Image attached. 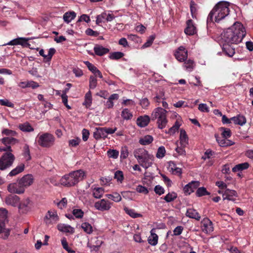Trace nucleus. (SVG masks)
I'll return each instance as SVG.
<instances>
[{
    "label": "nucleus",
    "mask_w": 253,
    "mask_h": 253,
    "mask_svg": "<svg viewBox=\"0 0 253 253\" xmlns=\"http://www.w3.org/2000/svg\"><path fill=\"white\" fill-rule=\"evenodd\" d=\"M188 138L186 131L184 129L180 130V143L181 146L185 147L188 144Z\"/></svg>",
    "instance_id": "30"
},
{
    "label": "nucleus",
    "mask_w": 253,
    "mask_h": 253,
    "mask_svg": "<svg viewBox=\"0 0 253 253\" xmlns=\"http://www.w3.org/2000/svg\"><path fill=\"white\" fill-rule=\"evenodd\" d=\"M186 215L191 218L195 219L198 221L201 219V216L200 214L196 211V210L193 209H188L187 210Z\"/></svg>",
    "instance_id": "27"
},
{
    "label": "nucleus",
    "mask_w": 253,
    "mask_h": 253,
    "mask_svg": "<svg viewBox=\"0 0 253 253\" xmlns=\"http://www.w3.org/2000/svg\"><path fill=\"white\" fill-rule=\"evenodd\" d=\"M114 178L117 179L118 182L122 183L124 179V174L122 171L117 170L115 172Z\"/></svg>",
    "instance_id": "49"
},
{
    "label": "nucleus",
    "mask_w": 253,
    "mask_h": 253,
    "mask_svg": "<svg viewBox=\"0 0 253 253\" xmlns=\"http://www.w3.org/2000/svg\"><path fill=\"white\" fill-rule=\"evenodd\" d=\"M133 154L140 165L144 169H147L152 166L154 156L149 154L145 149H136L134 151Z\"/></svg>",
    "instance_id": "4"
},
{
    "label": "nucleus",
    "mask_w": 253,
    "mask_h": 253,
    "mask_svg": "<svg viewBox=\"0 0 253 253\" xmlns=\"http://www.w3.org/2000/svg\"><path fill=\"white\" fill-rule=\"evenodd\" d=\"M167 113V111L161 107L155 108L152 113L151 119L153 121L157 119V124L160 129L165 128L168 123Z\"/></svg>",
    "instance_id": "5"
},
{
    "label": "nucleus",
    "mask_w": 253,
    "mask_h": 253,
    "mask_svg": "<svg viewBox=\"0 0 253 253\" xmlns=\"http://www.w3.org/2000/svg\"><path fill=\"white\" fill-rule=\"evenodd\" d=\"M184 64L186 69L189 72L191 71L194 68V62L192 60H188L185 62Z\"/></svg>",
    "instance_id": "53"
},
{
    "label": "nucleus",
    "mask_w": 253,
    "mask_h": 253,
    "mask_svg": "<svg viewBox=\"0 0 253 253\" xmlns=\"http://www.w3.org/2000/svg\"><path fill=\"white\" fill-rule=\"evenodd\" d=\"M13 137H5L1 139V141L4 145V146L3 147L0 146V152L8 151L12 152V150L10 145H14L19 142V140Z\"/></svg>",
    "instance_id": "8"
},
{
    "label": "nucleus",
    "mask_w": 253,
    "mask_h": 253,
    "mask_svg": "<svg viewBox=\"0 0 253 253\" xmlns=\"http://www.w3.org/2000/svg\"><path fill=\"white\" fill-rule=\"evenodd\" d=\"M165 92L163 90H160L156 96L153 98L154 101L158 103H161L162 101L165 100Z\"/></svg>",
    "instance_id": "38"
},
{
    "label": "nucleus",
    "mask_w": 253,
    "mask_h": 253,
    "mask_svg": "<svg viewBox=\"0 0 253 253\" xmlns=\"http://www.w3.org/2000/svg\"><path fill=\"white\" fill-rule=\"evenodd\" d=\"M107 16V13L106 12H103L101 14L98 15L96 16V23L97 25H99L100 23L102 22H104L103 21L104 19L106 20V17Z\"/></svg>",
    "instance_id": "55"
},
{
    "label": "nucleus",
    "mask_w": 253,
    "mask_h": 253,
    "mask_svg": "<svg viewBox=\"0 0 253 253\" xmlns=\"http://www.w3.org/2000/svg\"><path fill=\"white\" fill-rule=\"evenodd\" d=\"M229 3L226 1L218 2L211 10L207 18V23L213 22L219 23L229 13Z\"/></svg>",
    "instance_id": "2"
},
{
    "label": "nucleus",
    "mask_w": 253,
    "mask_h": 253,
    "mask_svg": "<svg viewBox=\"0 0 253 253\" xmlns=\"http://www.w3.org/2000/svg\"><path fill=\"white\" fill-rule=\"evenodd\" d=\"M5 153L0 158V170H4L10 168L15 160V156L10 152Z\"/></svg>",
    "instance_id": "6"
},
{
    "label": "nucleus",
    "mask_w": 253,
    "mask_h": 253,
    "mask_svg": "<svg viewBox=\"0 0 253 253\" xmlns=\"http://www.w3.org/2000/svg\"><path fill=\"white\" fill-rule=\"evenodd\" d=\"M95 54L99 56H103L109 52V49L101 45L96 44L93 48Z\"/></svg>",
    "instance_id": "22"
},
{
    "label": "nucleus",
    "mask_w": 253,
    "mask_h": 253,
    "mask_svg": "<svg viewBox=\"0 0 253 253\" xmlns=\"http://www.w3.org/2000/svg\"><path fill=\"white\" fill-rule=\"evenodd\" d=\"M197 4L193 1H191L190 2V11L192 15V17L196 18L197 14V8H196Z\"/></svg>",
    "instance_id": "50"
},
{
    "label": "nucleus",
    "mask_w": 253,
    "mask_h": 253,
    "mask_svg": "<svg viewBox=\"0 0 253 253\" xmlns=\"http://www.w3.org/2000/svg\"><path fill=\"white\" fill-rule=\"evenodd\" d=\"M104 193V189L101 187L95 188L93 190V196L96 199L101 198Z\"/></svg>",
    "instance_id": "37"
},
{
    "label": "nucleus",
    "mask_w": 253,
    "mask_h": 253,
    "mask_svg": "<svg viewBox=\"0 0 253 253\" xmlns=\"http://www.w3.org/2000/svg\"><path fill=\"white\" fill-rule=\"evenodd\" d=\"M154 191L157 194L159 195H161L165 193V190L164 188L159 185H156L155 187Z\"/></svg>",
    "instance_id": "62"
},
{
    "label": "nucleus",
    "mask_w": 253,
    "mask_h": 253,
    "mask_svg": "<svg viewBox=\"0 0 253 253\" xmlns=\"http://www.w3.org/2000/svg\"><path fill=\"white\" fill-rule=\"evenodd\" d=\"M81 228L87 234H90L93 231L92 226L88 222H84L81 225Z\"/></svg>",
    "instance_id": "41"
},
{
    "label": "nucleus",
    "mask_w": 253,
    "mask_h": 253,
    "mask_svg": "<svg viewBox=\"0 0 253 253\" xmlns=\"http://www.w3.org/2000/svg\"><path fill=\"white\" fill-rule=\"evenodd\" d=\"M153 141V137L150 135H147L143 137L140 138L139 142L140 144L143 145H149Z\"/></svg>",
    "instance_id": "36"
},
{
    "label": "nucleus",
    "mask_w": 253,
    "mask_h": 253,
    "mask_svg": "<svg viewBox=\"0 0 253 253\" xmlns=\"http://www.w3.org/2000/svg\"><path fill=\"white\" fill-rule=\"evenodd\" d=\"M231 119L235 125L240 126L244 125L247 122L246 117L242 115H238L236 116L232 117Z\"/></svg>",
    "instance_id": "26"
},
{
    "label": "nucleus",
    "mask_w": 253,
    "mask_h": 253,
    "mask_svg": "<svg viewBox=\"0 0 253 253\" xmlns=\"http://www.w3.org/2000/svg\"><path fill=\"white\" fill-rule=\"evenodd\" d=\"M84 212L81 209H74L73 214L77 218H81L84 216Z\"/></svg>",
    "instance_id": "59"
},
{
    "label": "nucleus",
    "mask_w": 253,
    "mask_h": 253,
    "mask_svg": "<svg viewBox=\"0 0 253 253\" xmlns=\"http://www.w3.org/2000/svg\"><path fill=\"white\" fill-rule=\"evenodd\" d=\"M20 198L16 195H9L5 198V203L7 205H11L13 207L17 206L19 203Z\"/></svg>",
    "instance_id": "20"
},
{
    "label": "nucleus",
    "mask_w": 253,
    "mask_h": 253,
    "mask_svg": "<svg viewBox=\"0 0 253 253\" xmlns=\"http://www.w3.org/2000/svg\"><path fill=\"white\" fill-rule=\"evenodd\" d=\"M121 116L124 120H130L132 118V114L128 109H124L122 111Z\"/></svg>",
    "instance_id": "45"
},
{
    "label": "nucleus",
    "mask_w": 253,
    "mask_h": 253,
    "mask_svg": "<svg viewBox=\"0 0 253 253\" xmlns=\"http://www.w3.org/2000/svg\"><path fill=\"white\" fill-rule=\"evenodd\" d=\"M215 137L216 138V140L219 145L221 147H225L226 146V138H221L220 137L218 136L217 134H215Z\"/></svg>",
    "instance_id": "60"
},
{
    "label": "nucleus",
    "mask_w": 253,
    "mask_h": 253,
    "mask_svg": "<svg viewBox=\"0 0 253 253\" xmlns=\"http://www.w3.org/2000/svg\"><path fill=\"white\" fill-rule=\"evenodd\" d=\"M249 166L250 165L247 162L239 164L233 168L232 171L235 172L237 171H241L248 169L249 168Z\"/></svg>",
    "instance_id": "32"
},
{
    "label": "nucleus",
    "mask_w": 253,
    "mask_h": 253,
    "mask_svg": "<svg viewBox=\"0 0 253 253\" xmlns=\"http://www.w3.org/2000/svg\"><path fill=\"white\" fill-rule=\"evenodd\" d=\"M155 232V229L153 228L150 231L151 235L148 239V243L152 246H155L158 243V236Z\"/></svg>",
    "instance_id": "28"
},
{
    "label": "nucleus",
    "mask_w": 253,
    "mask_h": 253,
    "mask_svg": "<svg viewBox=\"0 0 253 253\" xmlns=\"http://www.w3.org/2000/svg\"><path fill=\"white\" fill-rule=\"evenodd\" d=\"M27 39L24 38H18L17 39H15L11 41H10L9 42H8L6 44H4L3 45H21L22 46H26V45L29 44L27 42Z\"/></svg>",
    "instance_id": "23"
},
{
    "label": "nucleus",
    "mask_w": 253,
    "mask_h": 253,
    "mask_svg": "<svg viewBox=\"0 0 253 253\" xmlns=\"http://www.w3.org/2000/svg\"><path fill=\"white\" fill-rule=\"evenodd\" d=\"M246 35V32L243 24L237 22L224 31L222 39L225 43L237 44L242 42Z\"/></svg>",
    "instance_id": "1"
},
{
    "label": "nucleus",
    "mask_w": 253,
    "mask_h": 253,
    "mask_svg": "<svg viewBox=\"0 0 253 253\" xmlns=\"http://www.w3.org/2000/svg\"><path fill=\"white\" fill-rule=\"evenodd\" d=\"M85 65L87 66L88 70L94 73L97 69H98L94 65L90 63L89 61L84 62Z\"/></svg>",
    "instance_id": "63"
},
{
    "label": "nucleus",
    "mask_w": 253,
    "mask_h": 253,
    "mask_svg": "<svg viewBox=\"0 0 253 253\" xmlns=\"http://www.w3.org/2000/svg\"><path fill=\"white\" fill-rule=\"evenodd\" d=\"M93 137L96 140H98L102 138L105 139L107 137L105 127L95 128V130L93 132Z\"/></svg>",
    "instance_id": "16"
},
{
    "label": "nucleus",
    "mask_w": 253,
    "mask_h": 253,
    "mask_svg": "<svg viewBox=\"0 0 253 253\" xmlns=\"http://www.w3.org/2000/svg\"><path fill=\"white\" fill-rule=\"evenodd\" d=\"M61 244L63 246V248L66 250L68 253H75V252L71 248L68 246V244L67 242V240L65 238H63L61 240Z\"/></svg>",
    "instance_id": "51"
},
{
    "label": "nucleus",
    "mask_w": 253,
    "mask_h": 253,
    "mask_svg": "<svg viewBox=\"0 0 253 253\" xmlns=\"http://www.w3.org/2000/svg\"><path fill=\"white\" fill-rule=\"evenodd\" d=\"M67 91V89L65 90L64 93H63L61 95V98L62 100V102L64 105L68 109H71V107L68 104V96L66 95V91Z\"/></svg>",
    "instance_id": "56"
},
{
    "label": "nucleus",
    "mask_w": 253,
    "mask_h": 253,
    "mask_svg": "<svg viewBox=\"0 0 253 253\" xmlns=\"http://www.w3.org/2000/svg\"><path fill=\"white\" fill-rule=\"evenodd\" d=\"M25 168V166L23 164H21L20 165L17 166L15 169H12L8 174V175L10 176H15L18 173L22 172Z\"/></svg>",
    "instance_id": "34"
},
{
    "label": "nucleus",
    "mask_w": 253,
    "mask_h": 253,
    "mask_svg": "<svg viewBox=\"0 0 253 253\" xmlns=\"http://www.w3.org/2000/svg\"><path fill=\"white\" fill-rule=\"evenodd\" d=\"M18 205L19 210L22 213H26L31 209V202L28 199L22 201Z\"/></svg>",
    "instance_id": "14"
},
{
    "label": "nucleus",
    "mask_w": 253,
    "mask_h": 253,
    "mask_svg": "<svg viewBox=\"0 0 253 253\" xmlns=\"http://www.w3.org/2000/svg\"><path fill=\"white\" fill-rule=\"evenodd\" d=\"M106 196L108 199H111L115 202H119L122 200L121 195L117 192L113 193L112 194H107Z\"/></svg>",
    "instance_id": "43"
},
{
    "label": "nucleus",
    "mask_w": 253,
    "mask_h": 253,
    "mask_svg": "<svg viewBox=\"0 0 253 253\" xmlns=\"http://www.w3.org/2000/svg\"><path fill=\"white\" fill-rule=\"evenodd\" d=\"M0 104L9 107H14V104L11 102H9L7 99H0Z\"/></svg>",
    "instance_id": "64"
},
{
    "label": "nucleus",
    "mask_w": 253,
    "mask_h": 253,
    "mask_svg": "<svg viewBox=\"0 0 253 253\" xmlns=\"http://www.w3.org/2000/svg\"><path fill=\"white\" fill-rule=\"evenodd\" d=\"M85 176V172L82 169L73 171L64 175L60 179V183L68 187L74 186L83 180Z\"/></svg>",
    "instance_id": "3"
},
{
    "label": "nucleus",
    "mask_w": 253,
    "mask_h": 253,
    "mask_svg": "<svg viewBox=\"0 0 253 253\" xmlns=\"http://www.w3.org/2000/svg\"><path fill=\"white\" fill-rule=\"evenodd\" d=\"M8 191L11 193H16L18 194H22L25 191V189L20 186V185L16 183H10L7 187Z\"/></svg>",
    "instance_id": "12"
},
{
    "label": "nucleus",
    "mask_w": 253,
    "mask_h": 253,
    "mask_svg": "<svg viewBox=\"0 0 253 253\" xmlns=\"http://www.w3.org/2000/svg\"><path fill=\"white\" fill-rule=\"evenodd\" d=\"M137 192L140 193H143L144 194H147L149 192L148 190L145 187L142 185H139L136 188Z\"/></svg>",
    "instance_id": "61"
},
{
    "label": "nucleus",
    "mask_w": 253,
    "mask_h": 253,
    "mask_svg": "<svg viewBox=\"0 0 253 253\" xmlns=\"http://www.w3.org/2000/svg\"><path fill=\"white\" fill-rule=\"evenodd\" d=\"M55 52L56 50L55 48H50L48 50V55H45L44 54V51L42 49L40 50L39 54L44 58V62H47L51 61L53 55L55 53Z\"/></svg>",
    "instance_id": "19"
},
{
    "label": "nucleus",
    "mask_w": 253,
    "mask_h": 253,
    "mask_svg": "<svg viewBox=\"0 0 253 253\" xmlns=\"http://www.w3.org/2000/svg\"><path fill=\"white\" fill-rule=\"evenodd\" d=\"M34 181L33 176L32 174H28L23 176L19 180V184L20 186L25 187L31 185Z\"/></svg>",
    "instance_id": "13"
},
{
    "label": "nucleus",
    "mask_w": 253,
    "mask_h": 253,
    "mask_svg": "<svg viewBox=\"0 0 253 253\" xmlns=\"http://www.w3.org/2000/svg\"><path fill=\"white\" fill-rule=\"evenodd\" d=\"M92 103V96L91 92L89 90L85 95L84 101L83 103L86 107H89L91 106Z\"/></svg>",
    "instance_id": "39"
},
{
    "label": "nucleus",
    "mask_w": 253,
    "mask_h": 253,
    "mask_svg": "<svg viewBox=\"0 0 253 253\" xmlns=\"http://www.w3.org/2000/svg\"><path fill=\"white\" fill-rule=\"evenodd\" d=\"M166 154V149L165 147L161 146L160 147L156 154V157L159 159L163 158Z\"/></svg>",
    "instance_id": "54"
},
{
    "label": "nucleus",
    "mask_w": 253,
    "mask_h": 253,
    "mask_svg": "<svg viewBox=\"0 0 253 253\" xmlns=\"http://www.w3.org/2000/svg\"><path fill=\"white\" fill-rule=\"evenodd\" d=\"M199 182L193 181L184 187L183 192L186 195H190L192 192H194L195 189L199 187Z\"/></svg>",
    "instance_id": "15"
},
{
    "label": "nucleus",
    "mask_w": 253,
    "mask_h": 253,
    "mask_svg": "<svg viewBox=\"0 0 253 253\" xmlns=\"http://www.w3.org/2000/svg\"><path fill=\"white\" fill-rule=\"evenodd\" d=\"M76 16V13L74 11L67 12L63 15V19L65 22L69 23Z\"/></svg>",
    "instance_id": "35"
},
{
    "label": "nucleus",
    "mask_w": 253,
    "mask_h": 253,
    "mask_svg": "<svg viewBox=\"0 0 253 253\" xmlns=\"http://www.w3.org/2000/svg\"><path fill=\"white\" fill-rule=\"evenodd\" d=\"M54 137L48 133H44L41 135L38 139V144L42 147H50L53 145Z\"/></svg>",
    "instance_id": "7"
},
{
    "label": "nucleus",
    "mask_w": 253,
    "mask_h": 253,
    "mask_svg": "<svg viewBox=\"0 0 253 253\" xmlns=\"http://www.w3.org/2000/svg\"><path fill=\"white\" fill-rule=\"evenodd\" d=\"M174 56L178 61L180 62H183L187 58V51L183 46H180L175 51Z\"/></svg>",
    "instance_id": "10"
},
{
    "label": "nucleus",
    "mask_w": 253,
    "mask_h": 253,
    "mask_svg": "<svg viewBox=\"0 0 253 253\" xmlns=\"http://www.w3.org/2000/svg\"><path fill=\"white\" fill-rule=\"evenodd\" d=\"M196 194L197 197H202L205 195H210V193L207 190L206 188L201 187L197 189Z\"/></svg>",
    "instance_id": "44"
},
{
    "label": "nucleus",
    "mask_w": 253,
    "mask_h": 253,
    "mask_svg": "<svg viewBox=\"0 0 253 253\" xmlns=\"http://www.w3.org/2000/svg\"><path fill=\"white\" fill-rule=\"evenodd\" d=\"M45 218L47 219L46 221V223H50L51 221H49L48 220H51L54 223L56 222L59 220V217L57 215V213L56 211H48L47 213H46Z\"/></svg>",
    "instance_id": "25"
},
{
    "label": "nucleus",
    "mask_w": 253,
    "mask_h": 253,
    "mask_svg": "<svg viewBox=\"0 0 253 253\" xmlns=\"http://www.w3.org/2000/svg\"><path fill=\"white\" fill-rule=\"evenodd\" d=\"M220 129L223 130V131L221 133L223 138H227L231 136V132L230 129L225 128L224 127H221Z\"/></svg>",
    "instance_id": "58"
},
{
    "label": "nucleus",
    "mask_w": 253,
    "mask_h": 253,
    "mask_svg": "<svg viewBox=\"0 0 253 253\" xmlns=\"http://www.w3.org/2000/svg\"><path fill=\"white\" fill-rule=\"evenodd\" d=\"M202 231L210 233L213 231L212 222L208 218H205L201 222Z\"/></svg>",
    "instance_id": "11"
},
{
    "label": "nucleus",
    "mask_w": 253,
    "mask_h": 253,
    "mask_svg": "<svg viewBox=\"0 0 253 253\" xmlns=\"http://www.w3.org/2000/svg\"><path fill=\"white\" fill-rule=\"evenodd\" d=\"M150 121V118L148 115L139 117L136 120L137 125L140 127L147 126Z\"/></svg>",
    "instance_id": "24"
},
{
    "label": "nucleus",
    "mask_w": 253,
    "mask_h": 253,
    "mask_svg": "<svg viewBox=\"0 0 253 253\" xmlns=\"http://www.w3.org/2000/svg\"><path fill=\"white\" fill-rule=\"evenodd\" d=\"M94 207L100 211H108L111 208V205L108 201L102 199L95 203Z\"/></svg>",
    "instance_id": "9"
},
{
    "label": "nucleus",
    "mask_w": 253,
    "mask_h": 253,
    "mask_svg": "<svg viewBox=\"0 0 253 253\" xmlns=\"http://www.w3.org/2000/svg\"><path fill=\"white\" fill-rule=\"evenodd\" d=\"M58 229L61 232L65 233H73L74 232V228L70 225L65 224H59L57 225Z\"/></svg>",
    "instance_id": "29"
},
{
    "label": "nucleus",
    "mask_w": 253,
    "mask_h": 253,
    "mask_svg": "<svg viewBox=\"0 0 253 253\" xmlns=\"http://www.w3.org/2000/svg\"><path fill=\"white\" fill-rule=\"evenodd\" d=\"M97 84V81L95 77L90 76L89 77V86L90 89H94L96 87Z\"/></svg>",
    "instance_id": "52"
},
{
    "label": "nucleus",
    "mask_w": 253,
    "mask_h": 253,
    "mask_svg": "<svg viewBox=\"0 0 253 253\" xmlns=\"http://www.w3.org/2000/svg\"><path fill=\"white\" fill-rule=\"evenodd\" d=\"M18 128L23 132H29L33 131L34 129L28 122H25L23 124H20Z\"/></svg>",
    "instance_id": "31"
},
{
    "label": "nucleus",
    "mask_w": 253,
    "mask_h": 253,
    "mask_svg": "<svg viewBox=\"0 0 253 253\" xmlns=\"http://www.w3.org/2000/svg\"><path fill=\"white\" fill-rule=\"evenodd\" d=\"M2 135H5L6 136H9V137L15 136L17 137L18 136V133L14 130H12L11 129H9L8 128H4L2 130L1 132Z\"/></svg>",
    "instance_id": "47"
},
{
    "label": "nucleus",
    "mask_w": 253,
    "mask_h": 253,
    "mask_svg": "<svg viewBox=\"0 0 253 253\" xmlns=\"http://www.w3.org/2000/svg\"><path fill=\"white\" fill-rule=\"evenodd\" d=\"M126 213L128 214L132 218H135L137 217H141L142 215L140 213H136L135 210L129 209L127 207H125L124 209Z\"/></svg>",
    "instance_id": "33"
},
{
    "label": "nucleus",
    "mask_w": 253,
    "mask_h": 253,
    "mask_svg": "<svg viewBox=\"0 0 253 253\" xmlns=\"http://www.w3.org/2000/svg\"><path fill=\"white\" fill-rule=\"evenodd\" d=\"M237 197V193L236 191L234 190H230L229 189H226L223 194V200L227 199L228 200L234 201L236 199L234 197Z\"/></svg>",
    "instance_id": "18"
},
{
    "label": "nucleus",
    "mask_w": 253,
    "mask_h": 253,
    "mask_svg": "<svg viewBox=\"0 0 253 253\" xmlns=\"http://www.w3.org/2000/svg\"><path fill=\"white\" fill-rule=\"evenodd\" d=\"M231 43H224L222 46V51L229 57H232L235 53V47L230 45Z\"/></svg>",
    "instance_id": "21"
},
{
    "label": "nucleus",
    "mask_w": 253,
    "mask_h": 253,
    "mask_svg": "<svg viewBox=\"0 0 253 253\" xmlns=\"http://www.w3.org/2000/svg\"><path fill=\"white\" fill-rule=\"evenodd\" d=\"M124 56V54L120 51L113 52L110 53L109 57L112 60H118Z\"/></svg>",
    "instance_id": "46"
},
{
    "label": "nucleus",
    "mask_w": 253,
    "mask_h": 253,
    "mask_svg": "<svg viewBox=\"0 0 253 253\" xmlns=\"http://www.w3.org/2000/svg\"><path fill=\"white\" fill-rule=\"evenodd\" d=\"M187 27L184 30L186 35H193L196 33V28L194 25L193 21L191 19L188 20L186 22Z\"/></svg>",
    "instance_id": "17"
},
{
    "label": "nucleus",
    "mask_w": 253,
    "mask_h": 253,
    "mask_svg": "<svg viewBox=\"0 0 253 253\" xmlns=\"http://www.w3.org/2000/svg\"><path fill=\"white\" fill-rule=\"evenodd\" d=\"M177 197V194L175 192H172L171 193H169L167 194L164 199L168 203L173 201L176 199Z\"/></svg>",
    "instance_id": "42"
},
{
    "label": "nucleus",
    "mask_w": 253,
    "mask_h": 253,
    "mask_svg": "<svg viewBox=\"0 0 253 253\" xmlns=\"http://www.w3.org/2000/svg\"><path fill=\"white\" fill-rule=\"evenodd\" d=\"M23 156L26 161L31 159L29 145L27 144H25L23 147Z\"/></svg>",
    "instance_id": "40"
},
{
    "label": "nucleus",
    "mask_w": 253,
    "mask_h": 253,
    "mask_svg": "<svg viewBox=\"0 0 253 253\" xmlns=\"http://www.w3.org/2000/svg\"><path fill=\"white\" fill-rule=\"evenodd\" d=\"M180 126V124L177 121H176L174 125L169 129V133L170 134L174 133L175 131L178 129Z\"/></svg>",
    "instance_id": "57"
},
{
    "label": "nucleus",
    "mask_w": 253,
    "mask_h": 253,
    "mask_svg": "<svg viewBox=\"0 0 253 253\" xmlns=\"http://www.w3.org/2000/svg\"><path fill=\"white\" fill-rule=\"evenodd\" d=\"M119 154V151L114 149H109L107 151V155L109 158L117 159Z\"/></svg>",
    "instance_id": "48"
}]
</instances>
